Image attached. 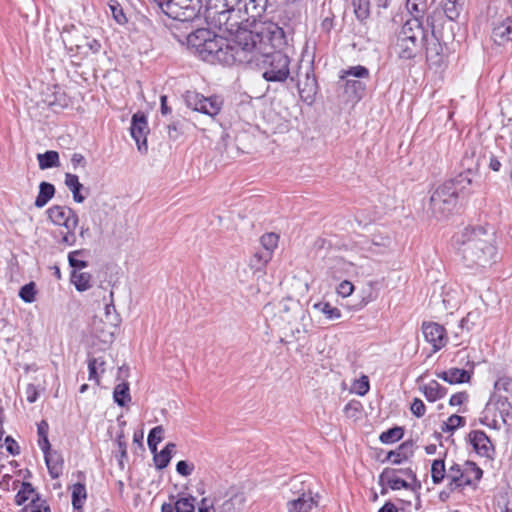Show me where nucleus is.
<instances>
[{"mask_svg": "<svg viewBox=\"0 0 512 512\" xmlns=\"http://www.w3.org/2000/svg\"><path fill=\"white\" fill-rule=\"evenodd\" d=\"M453 242L468 268H488L497 262L495 232L483 226H469L453 236Z\"/></svg>", "mask_w": 512, "mask_h": 512, "instance_id": "1", "label": "nucleus"}, {"mask_svg": "<svg viewBox=\"0 0 512 512\" xmlns=\"http://www.w3.org/2000/svg\"><path fill=\"white\" fill-rule=\"evenodd\" d=\"M267 0H208L204 17L208 24L232 31L244 22H256L266 10Z\"/></svg>", "mask_w": 512, "mask_h": 512, "instance_id": "2", "label": "nucleus"}, {"mask_svg": "<svg viewBox=\"0 0 512 512\" xmlns=\"http://www.w3.org/2000/svg\"><path fill=\"white\" fill-rule=\"evenodd\" d=\"M269 41L271 43L272 51H262V37L258 33L257 40H255V47L250 49L248 61L243 64L259 67L263 70V78L269 82H284L290 74L289 64L290 58L283 53L279 48L286 44V37L284 30L278 25H272L269 30Z\"/></svg>", "mask_w": 512, "mask_h": 512, "instance_id": "3", "label": "nucleus"}, {"mask_svg": "<svg viewBox=\"0 0 512 512\" xmlns=\"http://www.w3.org/2000/svg\"><path fill=\"white\" fill-rule=\"evenodd\" d=\"M258 33L249 30L238 32L234 39L216 35L210 37L202 51L200 57L210 63H221L223 65L243 64L251 57H248L250 49L255 47Z\"/></svg>", "mask_w": 512, "mask_h": 512, "instance_id": "4", "label": "nucleus"}, {"mask_svg": "<svg viewBox=\"0 0 512 512\" xmlns=\"http://www.w3.org/2000/svg\"><path fill=\"white\" fill-rule=\"evenodd\" d=\"M469 174L470 172L460 173L433 191L429 200V210L435 218H445L453 212L459 195L472 183Z\"/></svg>", "mask_w": 512, "mask_h": 512, "instance_id": "5", "label": "nucleus"}, {"mask_svg": "<svg viewBox=\"0 0 512 512\" xmlns=\"http://www.w3.org/2000/svg\"><path fill=\"white\" fill-rule=\"evenodd\" d=\"M152 3L156 12L181 22L194 20L202 9V0H152Z\"/></svg>", "mask_w": 512, "mask_h": 512, "instance_id": "6", "label": "nucleus"}, {"mask_svg": "<svg viewBox=\"0 0 512 512\" xmlns=\"http://www.w3.org/2000/svg\"><path fill=\"white\" fill-rule=\"evenodd\" d=\"M464 3L465 0H446L441 9L436 8L426 16V26L435 33V27L443 28L446 20L451 22L459 17Z\"/></svg>", "mask_w": 512, "mask_h": 512, "instance_id": "7", "label": "nucleus"}, {"mask_svg": "<svg viewBox=\"0 0 512 512\" xmlns=\"http://www.w3.org/2000/svg\"><path fill=\"white\" fill-rule=\"evenodd\" d=\"M184 99L187 107L211 117L216 116L223 106L220 96L205 97L196 91H187Z\"/></svg>", "mask_w": 512, "mask_h": 512, "instance_id": "8", "label": "nucleus"}, {"mask_svg": "<svg viewBox=\"0 0 512 512\" xmlns=\"http://www.w3.org/2000/svg\"><path fill=\"white\" fill-rule=\"evenodd\" d=\"M431 30V36H427L424 49L426 61L431 67H440L445 60V43L442 28L435 27V33Z\"/></svg>", "mask_w": 512, "mask_h": 512, "instance_id": "9", "label": "nucleus"}, {"mask_svg": "<svg viewBox=\"0 0 512 512\" xmlns=\"http://www.w3.org/2000/svg\"><path fill=\"white\" fill-rule=\"evenodd\" d=\"M46 213L53 224L63 226L66 230L76 229L78 226L79 217L70 207L53 205L47 209Z\"/></svg>", "mask_w": 512, "mask_h": 512, "instance_id": "10", "label": "nucleus"}, {"mask_svg": "<svg viewBox=\"0 0 512 512\" xmlns=\"http://www.w3.org/2000/svg\"><path fill=\"white\" fill-rule=\"evenodd\" d=\"M130 133L137 144L138 151L146 154L148 151L147 134L149 133L147 117L143 112L132 115Z\"/></svg>", "mask_w": 512, "mask_h": 512, "instance_id": "11", "label": "nucleus"}, {"mask_svg": "<svg viewBox=\"0 0 512 512\" xmlns=\"http://www.w3.org/2000/svg\"><path fill=\"white\" fill-rule=\"evenodd\" d=\"M427 38L396 39L395 50L401 60H415L422 55Z\"/></svg>", "mask_w": 512, "mask_h": 512, "instance_id": "12", "label": "nucleus"}, {"mask_svg": "<svg viewBox=\"0 0 512 512\" xmlns=\"http://www.w3.org/2000/svg\"><path fill=\"white\" fill-rule=\"evenodd\" d=\"M421 328L425 340L433 346L434 352L447 344L448 338L444 326L435 322H423Z\"/></svg>", "mask_w": 512, "mask_h": 512, "instance_id": "13", "label": "nucleus"}, {"mask_svg": "<svg viewBox=\"0 0 512 512\" xmlns=\"http://www.w3.org/2000/svg\"><path fill=\"white\" fill-rule=\"evenodd\" d=\"M430 29L423 24V15H413L407 19L397 34V39L407 38H427Z\"/></svg>", "mask_w": 512, "mask_h": 512, "instance_id": "14", "label": "nucleus"}, {"mask_svg": "<svg viewBox=\"0 0 512 512\" xmlns=\"http://www.w3.org/2000/svg\"><path fill=\"white\" fill-rule=\"evenodd\" d=\"M468 438L470 444L478 455L491 458V452H494V448L489 437L484 431L473 430L468 434Z\"/></svg>", "mask_w": 512, "mask_h": 512, "instance_id": "15", "label": "nucleus"}, {"mask_svg": "<svg viewBox=\"0 0 512 512\" xmlns=\"http://www.w3.org/2000/svg\"><path fill=\"white\" fill-rule=\"evenodd\" d=\"M227 499L220 506L219 512H241L245 496L241 488L233 485L225 493Z\"/></svg>", "mask_w": 512, "mask_h": 512, "instance_id": "16", "label": "nucleus"}, {"mask_svg": "<svg viewBox=\"0 0 512 512\" xmlns=\"http://www.w3.org/2000/svg\"><path fill=\"white\" fill-rule=\"evenodd\" d=\"M491 38L497 45H504L512 41V17L495 24L492 29Z\"/></svg>", "mask_w": 512, "mask_h": 512, "instance_id": "17", "label": "nucleus"}, {"mask_svg": "<svg viewBox=\"0 0 512 512\" xmlns=\"http://www.w3.org/2000/svg\"><path fill=\"white\" fill-rule=\"evenodd\" d=\"M319 495L312 496L311 493L306 495L302 494L295 500L288 502V512H311V510L318 505Z\"/></svg>", "mask_w": 512, "mask_h": 512, "instance_id": "18", "label": "nucleus"}, {"mask_svg": "<svg viewBox=\"0 0 512 512\" xmlns=\"http://www.w3.org/2000/svg\"><path fill=\"white\" fill-rule=\"evenodd\" d=\"M343 82L344 93L353 100H361L366 93V83L364 80L355 78L340 79Z\"/></svg>", "mask_w": 512, "mask_h": 512, "instance_id": "19", "label": "nucleus"}, {"mask_svg": "<svg viewBox=\"0 0 512 512\" xmlns=\"http://www.w3.org/2000/svg\"><path fill=\"white\" fill-rule=\"evenodd\" d=\"M47 469L53 479L59 478L62 475L64 461L62 456L57 451L46 450L43 451Z\"/></svg>", "mask_w": 512, "mask_h": 512, "instance_id": "20", "label": "nucleus"}, {"mask_svg": "<svg viewBox=\"0 0 512 512\" xmlns=\"http://www.w3.org/2000/svg\"><path fill=\"white\" fill-rule=\"evenodd\" d=\"M210 37H213V32L211 30L200 28L188 35L187 44L189 47L194 48L200 55L202 48Z\"/></svg>", "mask_w": 512, "mask_h": 512, "instance_id": "21", "label": "nucleus"}, {"mask_svg": "<svg viewBox=\"0 0 512 512\" xmlns=\"http://www.w3.org/2000/svg\"><path fill=\"white\" fill-rule=\"evenodd\" d=\"M414 442L407 440L401 443L396 450H392L388 453L387 459L394 464H400L402 461L407 460L413 455Z\"/></svg>", "mask_w": 512, "mask_h": 512, "instance_id": "22", "label": "nucleus"}, {"mask_svg": "<svg viewBox=\"0 0 512 512\" xmlns=\"http://www.w3.org/2000/svg\"><path fill=\"white\" fill-rule=\"evenodd\" d=\"M420 390L429 402H435L444 398L448 392L447 388L439 384L436 380H431L428 384L420 387Z\"/></svg>", "mask_w": 512, "mask_h": 512, "instance_id": "23", "label": "nucleus"}, {"mask_svg": "<svg viewBox=\"0 0 512 512\" xmlns=\"http://www.w3.org/2000/svg\"><path fill=\"white\" fill-rule=\"evenodd\" d=\"M417 480L411 468H386L379 476V480Z\"/></svg>", "mask_w": 512, "mask_h": 512, "instance_id": "24", "label": "nucleus"}, {"mask_svg": "<svg viewBox=\"0 0 512 512\" xmlns=\"http://www.w3.org/2000/svg\"><path fill=\"white\" fill-rule=\"evenodd\" d=\"M493 404L496 410L499 411L501 418L505 421V417L511 414L512 402L508 396H502L498 393H493L487 403V407Z\"/></svg>", "mask_w": 512, "mask_h": 512, "instance_id": "25", "label": "nucleus"}, {"mask_svg": "<svg viewBox=\"0 0 512 512\" xmlns=\"http://www.w3.org/2000/svg\"><path fill=\"white\" fill-rule=\"evenodd\" d=\"M389 244V237L373 235L371 239L364 240L362 249L372 254H382Z\"/></svg>", "mask_w": 512, "mask_h": 512, "instance_id": "26", "label": "nucleus"}, {"mask_svg": "<svg viewBox=\"0 0 512 512\" xmlns=\"http://www.w3.org/2000/svg\"><path fill=\"white\" fill-rule=\"evenodd\" d=\"M56 192L55 186L47 181L39 184L38 195L36 196L34 205L37 208H43L54 197Z\"/></svg>", "mask_w": 512, "mask_h": 512, "instance_id": "27", "label": "nucleus"}, {"mask_svg": "<svg viewBox=\"0 0 512 512\" xmlns=\"http://www.w3.org/2000/svg\"><path fill=\"white\" fill-rule=\"evenodd\" d=\"M64 182L67 188L71 191L73 200L76 203H83L86 196L81 193L84 186L80 183L78 176L76 174L66 173Z\"/></svg>", "mask_w": 512, "mask_h": 512, "instance_id": "28", "label": "nucleus"}, {"mask_svg": "<svg viewBox=\"0 0 512 512\" xmlns=\"http://www.w3.org/2000/svg\"><path fill=\"white\" fill-rule=\"evenodd\" d=\"M70 281L78 292H84L92 287V275L88 272L71 271Z\"/></svg>", "mask_w": 512, "mask_h": 512, "instance_id": "29", "label": "nucleus"}, {"mask_svg": "<svg viewBox=\"0 0 512 512\" xmlns=\"http://www.w3.org/2000/svg\"><path fill=\"white\" fill-rule=\"evenodd\" d=\"M175 449L176 444L169 442L159 453H157V451L153 453V460L157 469H163L168 466L172 458V453L175 451Z\"/></svg>", "mask_w": 512, "mask_h": 512, "instance_id": "30", "label": "nucleus"}, {"mask_svg": "<svg viewBox=\"0 0 512 512\" xmlns=\"http://www.w3.org/2000/svg\"><path fill=\"white\" fill-rule=\"evenodd\" d=\"M37 160L41 170H47L60 166L59 153L55 150H48L44 153H39L37 155Z\"/></svg>", "mask_w": 512, "mask_h": 512, "instance_id": "31", "label": "nucleus"}, {"mask_svg": "<svg viewBox=\"0 0 512 512\" xmlns=\"http://www.w3.org/2000/svg\"><path fill=\"white\" fill-rule=\"evenodd\" d=\"M355 78L361 80H369L371 75L367 67L363 65L350 66L340 71L339 79Z\"/></svg>", "mask_w": 512, "mask_h": 512, "instance_id": "32", "label": "nucleus"}, {"mask_svg": "<svg viewBox=\"0 0 512 512\" xmlns=\"http://www.w3.org/2000/svg\"><path fill=\"white\" fill-rule=\"evenodd\" d=\"M71 503L75 509L83 508L87 499L86 487L83 482H75L71 487Z\"/></svg>", "mask_w": 512, "mask_h": 512, "instance_id": "33", "label": "nucleus"}, {"mask_svg": "<svg viewBox=\"0 0 512 512\" xmlns=\"http://www.w3.org/2000/svg\"><path fill=\"white\" fill-rule=\"evenodd\" d=\"M466 486L471 487L474 491L478 488L477 482H449L447 488L439 493L440 501L446 502L453 492L462 493Z\"/></svg>", "mask_w": 512, "mask_h": 512, "instance_id": "34", "label": "nucleus"}, {"mask_svg": "<svg viewBox=\"0 0 512 512\" xmlns=\"http://www.w3.org/2000/svg\"><path fill=\"white\" fill-rule=\"evenodd\" d=\"M113 400L120 407H125L131 401L128 382H122L115 386L113 391Z\"/></svg>", "mask_w": 512, "mask_h": 512, "instance_id": "35", "label": "nucleus"}, {"mask_svg": "<svg viewBox=\"0 0 512 512\" xmlns=\"http://www.w3.org/2000/svg\"><path fill=\"white\" fill-rule=\"evenodd\" d=\"M21 488L15 495V503L18 506H22L29 499L32 500V497H36V495H40L32 486L31 482H21Z\"/></svg>", "mask_w": 512, "mask_h": 512, "instance_id": "36", "label": "nucleus"}, {"mask_svg": "<svg viewBox=\"0 0 512 512\" xmlns=\"http://www.w3.org/2000/svg\"><path fill=\"white\" fill-rule=\"evenodd\" d=\"M89 254V251L86 249H79L75 251H71L68 254V263L72 268V271L82 270L88 267V262L83 259H78L77 257H86Z\"/></svg>", "mask_w": 512, "mask_h": 512, "instance_id": "37", "label": "nucleus"}, {"mask_svg": "<svg viewBox=\"0 0 512 512\" xmlns=\"http://www.w3.org/2000/svg\"><path fill=\"white\" fill-rule=\"evenodd\" d=\"M351 3L356 19L361 23H365L370 17V0H351Z\"/></svg>", "mask_w": 512, "mask_h": 512, "instance_id": "38", "label": "nucleus"}, {"mask_svg": "<svg viewBox=\"0 0 512 512\" xmlns=\"http://www.w3.org/2000/svg\"><path fill=\"white\" fill-rule=\"evenodd\" d=\"M463 480H481L483 470L473 461L467 460L462 464Z\"/></svg>", "mask_w": 512, "mask_h": 512, "instance_id": "39", "label": "nucleus"}, {"mask_svg": "<svg viewBox=\"0 0 512 512\" xmlns=\"http://www.w3.org/2000/svg\"><path fill=\"white\" fill-rule=\"evenodd\" d=\"M115 444L117 445L118 452L116 457L118 458V463L121 469L124 468V463L128 460L127 454V442L125 440L124 431L121 429L117 433L115 437Z\"/></svg>", "mask_w": 512, "mask_h": 512, "instance_id": "40", "label": "nucleus"}, {"mask_svg": "<svg viewBox=\"0 0 512 512\" xmlns=\"http://www.w3.org/2000/svg\"><path fill=\"white\" fill-rule=\"evenodd\" d=\"M404 436V428L401 426H394L382 432L379 436V440L383 444H392L402 439Z\"/></svg>", "mask_w": 512, "mask_h": 512, "instance_id": "41", "label": "nucleus"}, {"mask_svg": "<svg viewBox=\"0 0 512 512\" xmlns=\"http://www.w3.org/2000/svg\"><path fill=\"white\" fill-rule=\"evenodd\" d=\"M49 424L46 420H42L37 425L38 445L42 451L50 450L51 444L48 439Z\"/></svg>", "mask_w": 512, "mask_h": 512, "instance_id": "42", "label": "nucleus"}, {"mask_svg": "<svg viewBox=\"0 0 512 512\" xmlns=\"http://www.w3.org/2000/svg\"><path fill=\"white\" fill-rule=\"evenodd\" d=\"M382 486L385 482H379ZM392 490H399L401 488L410 489L416 493L417 504L416 508L420 506V496L418 490L421 488V482H386Z\"/></svg>", "mask_w": 512, "mask_h": 512, "instance_id": "43", "label": "nucleus"}, {"mask_svg": "<svg viewBox=\"0 0 512 512\" xmlns=\"http://www.w3.org/2000/svg\"><path fill=\"white\" fill-rule=\"evenodd\" d=\"M271 258L269 251H258L250 259V267L255 271H261Z\"/></svg>", "mask_w": 512, "mask_h": 512, "instance_id": "44", "label": "nucleus"}, {"mask_svg": "<svg viewBox=\"0 0 512 512\" xmlns=\"http://www.w3.org/2000/svg\"><path fill=\"white\" fill-rule=\"evenodd\" d=\"M315 310L323 313L330 320L339 319L341 317L340 309L333 307L329 302H318L313 305Z\"/></svg>", "mask_w": 512, "mask_h": 512, "instance_id": "45", "label": "nucleus"}, {"mask_svg": "<svg viewBox=\"0 0 512 512\" xmlns=\"http://www.w3.org/2000/svg\"><path fill=\"white\" fill-rule=\"evenodd\" d=\"M105 361L100 358H89L88 359V370H89V380H94L97 385L100 384V378L98 376L97 370L101 368V372H104Z\"/></svg>", "mask_w": 512, "mask_h": 512, "instance_id": "46", "label": "nucleus"}, {"mask_svg": "<svg viewBox=\"0 0 512 512\" xmlns=\"http://www.w3.org/2000/svg\"><path fill=\"white\" fill-rule=\"evenodd\" d=\"M51 512L50 506L47 504L46 500L42 499L41 495H36V497H32V500L28 505L23 507V512Z\"/></svg>", "mask_w": 512, "mask_h": 512, "instance_id": "47", "label": "nucleus"}, {"mask_svg": "<svg viewBox=\"0 0 512 512\" xmlns=\"http://www.w3.org/2000/svg\"><path fill=\"white\" fill-rule=\"evenodd\" d=\"M472 372L465 369L450 368L449 384H462L470 382Z\"/></svg>", "mask_w": 512, "mask_h": 512, "instance_id": "48", "label": "nucleus"}, {"mask_svg": "<svg viewBox=\"0 0 512 512\" xmlns=\"http://www.w3.org/2000/svg\"><path fill=\"white\" fill-rule=\"evenodd\" d=\"M164 429L162 426L152 428L148 434L147 444L152 453L157 451L158 444L163 439Z\"/></svg>", "mask_w": 512, "mask_h": 512, "instance_id": "49", "label": "nucleus"}, {"mask_svg": "<svg viewBox=\"0 0 512 512\" xmlns=\"http://www.w3.org/2000/svg\"><path fill=\"white\" fill-rule=\"evenodd\" d=\"M465 423L466 420L464 417L453 414L447 419V421L442 423L441 431L453 433L457 428L463 427Z\"/></svg>", "mask_w": 512, "mask_h": 512, "instance_id": "50", "label": "nucleus"}, {"mask_svg": "<svg viewBox=\"0 0 512 512\" xmlns=\"http://www.w3.org/2000/svg\"><path fill=\"white\" fill-rule=\"evenodd\" d=\"M36 292V284L29 282L20 288L18 295L25 303H32L35 301Z\"/></svg>", "mask_w": 512, "mask_h": 512, "instance_id": "51", "label": "nucleus"}, {"mask_svg": "<svg viewBox=\"0 0 512 512\" xmlns=\"http://www.w3.org/2000/svg\"><path fill=\"white\" fill-rule=\"evenodd\" d=\"M279 236L275 233H266L262 235L260 238L261 245L263 246V251H269L272 256L273 250L278 245Z\"/></svg>", "mask_w": 512, "mask_h": 512, "instance_id": "52", "label": "nucleus"}, {"mask_svg": "<svg viewBox=\"0 0 512 512\" xmlns=\"http://www.w3.org/2000/svg\"><path fill=\"white\" fill-rule=\"evenodd\" d=\"M446 475L445 462L442 459H436L431 466L432 480H444Z\"/></svg>", "mask_w": 512, "mask_h": 512, "instance_id": "53", "label": "nucleus"}, {"mask_svg": "<svg viewBox=\"0 0 512 512\" xmlns=\"http://www.w3.org/2000/svg\"><path fill=\"white\" fill-rule=\"evenodd\" d=\"M109 7H110V10H111L114 20L118 24H125L127 22V18H126L125 14L123 12V9L118 1L111 0L109 2Z\"/></svg>", "mask_w": 512, "mask_h": 512, "instance_id": "54", "label": "nucleus"}, {"mask_svg": "<svg viewBox=\"0 0 512 512\" xmlns=\"http://www.w3.org/2000/svg\"><path fill=\"white\" fill-rule=\"evenodd\" d=\"M194 501L195 498L192 496L180 498L175 503V512H195Z\"/></svg>", "mask_w": 512, "mask_h": 512, "instance_id": "55", "label": "nucleus"}, {"mask_svg": "<svg viewBox=\"0 0 512 512\" xmlns=\"http://www.w3.org/2000/svg\"><path fill=\"white\" fill-rule=\"evenodd\" d=\"M354 390L359 396H364L370 389L369 378L366 375L361 376L354 382Z\"/></svg>", "mask_w": 512, "mask_h": 512, "instance_id": "56", "label": "nucleus"}, {"mask_svg": "<svg viewBox=\"0 0 512 512\" xmlns=\"http://www.w3.org/2000/svg\"><path fill=\"white\" fill-rule=\"evenodd\" d=\"M407 8L411 14L423 15L426 9L425 0H406Z\"/></svg>", "mask_w": 512, "mask_h": 512, "instance_id": "57", "label": "nucleus"}, {"mask_svg": "<svg viewBox=\"0 0 512 512\" xmlns=\"http://www.w3.org/2000/svg\"><path fill=\"white\" fill-rule=\"evenodd\" d=\"M168 136L172 140H177L182 134V123L180 120H173L167 125Z\"/></svg>", "mask_w": 512, "mask_h": 512, "instance_id": "58", "label": "nucleus"}, {"mask_svg": "<svg viewBox=\"0 0 512 512\" xmlns=\"http://www.w3.org/2000/svg\"><path fill=\"white\" fill-rule=\"evenodd\" d=\"M410 410L415 417L421 418L425 415L426 406L421 399L414 398L411 403Z\"/></svg>", "mask_w": 512, "mask_h": 512, "instance_id": "59", "label": "nucleus"}, {"mask_svg": "<svg viewBox=\"0 0 512 512\" xmlns=\"http://www.w3.org/2000/svg\"><path fill=\"white\" fill-rule=\"evenodd\" d=\"M194 470V464L186 460H181L176 464V471L182 477H188Z\"/></svg>", "mask_w": 512, "mask_h": 512, "instance_id": "60", "label": "nucleus"}, {"mask_svg": "<svg viewBox=\"0 0 512 512\" xmlns=\"http://www.w3.org/2000/svg\"><path fill=\"white\" fill-rule=\"evenodd\" d=\"M445 476L448 480H463L462 465L454 463Z\"/></svg>", "mask_w": 512, "mask_h": 512, "instance_id": "61", "label": "nucleus"}, {"mask_svg": "<svg viewBox=\"0 0 512 512\" xmlns=\"http://www.w3.org/2000/svg\"><path fill=\"white\" fill-rule=\"evenodd\" d=\"M494 388L496 391H505L507 394L512 396V382L509 378H500L495 384Z\"/></svg>", "mask_w": 512, "mask_h": 512, "instance_id": "62", "label": "nucleus"}, {"mask_svg": "<svg viewBox=\"0 0 512 512\" xmlns=\"http://www.w3.org/2000/svg\"><path fill=\"white\" fill-rule=\"evenodd\" d=\"M468 398L469 395L466 391L457 392L450 397L449 404L451 406L462 405L463 403L468 401Z\"/></svg>", "mask_w": 512, "mask_h": 512, "instance_id": "63", "label": "nucleus"}, {"mask_svg": "<svg viewBox=\"0 0 512 512\" xmlns=\"http://www.w3.org/2000/svg\"><path fill=\"white\" fill-rule=\"evenodd\" d=\"M4 444L9 454L18 455L20 453V447L12 436H7L4 440Z\"/></svg>", "mask_w": 512, "mask_h": 512, "instance_id": "64", "label": "nucleus"}]
</instances>
